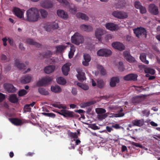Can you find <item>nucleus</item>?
Listing matches in <instances>:
<instances>
[{"label": "nucleus", "mask_w": 160, "mask_h": 160, "mask_svg": "<svg viewBox=\"0 0 160 160\" xmlns=\"http://www.w3.org/2000/svg\"><path fill=\"white\" fill-rule=\"evenodd\" d=\"M26 21L34 22L37 21L40 18V14L38 9L35 7L29 8L26 12Z\"/></svg>", "instance_id": "1"}, {"label": "nucleus", "mask_w": 160, "mask_h": 160, "mask_svg": "<svg viewBox=\"0 0 160 160\" xmlns=\"http://www.w3.org/2000/svg\"><path fill=\"white\" fill-rule=\"evenodd\" d=\"M134 32L136 36L139 38H144L147 37V32L146 29L142 27L137 28L136 29H133Z\"/></svg>", "instance_id": "2"}, {"label": "nucleus", "mask_w": 160, "mask_h": 160, "mask_svg": "<svg viewBox=\"0 0 160 160\" xmlns=\"http://www.w3.org/2000/svg\"><path fill=\"white\" fill-rule=\"evenodd\" d=\"M64 7L69 8V11L72 14H74L77 12V9L72 4L70 5L69 2L66 0H57Z\"/></svg>", "instance_id": "3"}, {"label": "nucleus", "mask_w": 160, "mask_h": 160, "mask_svg": "<svg viewBox=\"0 0 160 160\" xmlns=\"http://www.w3.org/2000/svg\"><path fill=\"white\" fill-rule=\"evenodd\" d=\"M71 41L72 43L79 45L83 41V38L78 32L75 33L71 37Z\"/></svg>", "instance_id": "4"}, {"label": "nucleus", "mask_w": 160, "mask_h": 160, "mask_svg": "<svg viewBox=\"0 0 160 160\" xmlns=\"http://www.w3.org/2000/svg\"><path fill=\"white\" fill-rule=\"evenodd\" d=\"M56 112L67 118H72L75 117V114L73 112L67 110L66 109H62L56 111Z\"/></svg>", "instance_id": "5"}, {"label": "nucleus", "mask_w": 160, "mask_h": 160, "mask_svg": "<svg viewBox=\"0 0 160 160\" xmlns=\"http://www.w3.org/2000/svg\"><path fill=\"white\" fill-rule=\"evenodd\" d=\"M112 15L114 17L119 19L126 18L128 17L126 12L118 11H114L112 13Z\"/></svg>", "instance_id": "6"}, {"label": "nucleus", "mask_w": 160, "mask_h": 160, "mask_svg": "<svg viewBox=\"0 0 160 160\" xmlns=\"http://www.w3.org/2000/svg\"><path fill=\"white\" fill-rule=\"evenodd\" d=\"M111 50L107 49L102 48L99 50L97 52V55L100 56L107 57L112 54Z\"/></svg>", "instance_id": "7"}, {"label": "nucleus", "mask_w": 160, "mask_h": 160, "mask_svg": "<svg viewBox=\"0 0 160 160\" xmlns=\"http://www.w3.org/2000/svg\"><path fill=\"white\" fill-rule=\"evenodd\" d=\"M52 80V79L51 78L48 76L45 77L38 82L37 83V85L38 87L42 86L48 83Z\"/></svg>", "instance_id": "8"}, {"label": "nucleus", "mask_w": 160, "mask_h": 160, "mask_svg": "<svg viewBox=\"0 0 160 160\" xmlns=\"http://www.w3.org/2000/svg\"><path fill=\"white\" fill-rule=\"evenodd\" d=\"M106 33V31L103 29L101 28L96 29L95 34L96 38L99 41L101 40L102 36Z\"/></svg>", "instance_id": "9"}, {"label": "nucleus", "mask_w": 160, "mask_h": 160, "mask_svg": "<svg viewBox=\"0 0 160 160\" xmlns=\"http://www.w3.org/2000/svg\"><path fill=\"white\" fill-rule=\"evenodd\" d=\"M148 11L151 14L156 15L158 14V8L154 4H150L148 6Z\"/></svg>", "instance_id": "10"}, {"label": "nucleus", "mask_w": 160, "mask_h": 160, "mask_svg": "<svg viewBox=\"0 0 160 160\" xmlns=\"http://www.w3.org/2000/svg\"><path fill=\"white\" fill-rule=\"evenodd\" d=\"M41 5L43 8L48 9L53 7V3L51 0H45L41 2Z\"/></svg>", "instance_id": "11"}, {"label": "nucleus", "mask_w": 160, "mask_h": 160, "mask_svg": "<svg viewBox=\"0 0 160 160\" xmlns=\"http://www.w3.org/2000/svg\"><path fill=\"white\" fill-rule=\"evenodd\" d=\"M112 47L120 51L124 49L125 46L122 43L118 42H114L112 44Z\"/></svg>", "instance_id": "12"}, {"label": "nucleus", "mask_w": 160, "mask_h": 160, "mask_svg": "<svg viewBox=\"0 0 160 160\" xmlns=\"http://www.w3.org/2000/svg\"><path fill=\"white\" fill-rule=\"evenodd\" d=\"M123 56L126 60L130 62H134L136 61L135 58L132 56L129 52L127 51L124 52Z\"/></svg>", "instance_id": "13"}, {"label": "nucleus", "mask_w": 160, "mask_h": 160, "mask_svg": "<svg viewBox=\"0 0 160 160\" xmlns=\"http://www.w3.org/2000/svg\"><path fill=\"white\" fill-rule=\"evenodd\" d=\"M3 86L4 88L9 92H14L16 91V88L12 84L6 83L4 84Z\"/></svg>", "instance_id": "14"}, {"label": "nucleus", "mask_w": 160, "mask_h": 160, "mask_svg": "<svg viewBox=\"0 0 160 160\" xmlns=\"http://www.w3.org/2000/svg\"><path fill=\"white\" fill-rule=\"evenodd\" d=\"M138 76L137 75L132 73H131L125 76L123 79L126 81H136L137 79Z\"/></svg>", "instance_id": "15"}, {"label": "nucleus", "mask_w": 160, "mask_h": 160, "mask_svg": "<svg viewBox=\"0 0 160 160\" xmlns=\"http://www.w3.org/2000/svg\"><path fill=\"white\" fill-rule=\"evenodd\" d=\"M106 28L111 31H115L118 29V25L113 23H108L106 24Z\"/></svg>", "instance_id": "16"}, {"label": "nucleus", "mask_w": 160, "mask_h": 160, "mask_svg": "<svg viewBox=\"0 0 160 160\" xmlns=\"http://www.w3.org/2000/svg\"><path fill=\"white\" fill-rule=\"evenodd\" d=\"M26 42L28 44L31 45H34L37 48H40L41 47L42 45L41 44L35 42L32 39L27 38L26 40Z\"/></svg>", "instance_id": "17"}, {"label": "nucleus", "mask_w": 160, "mask_h": 160, "mask_svg": "<svg viewBox=\"0 0 160 160\" xmlns=\"http://www.w3.org/2000/svg\"><path fill=\"white\" fill-rule=\"evenodd\" d=\"M132 124L133 126H137L138 127H141L144 124V121L143 119L138 120L136 119L132 121Z\"/></svg>", "instance_id": "18"}, {"label": "nucleus", "mask_w": 160, "mask_h": 160, "mask_svg": "<svg viewBox=\"0 0 160 160\" xmlns=\"http://www.w3.org/2000/svg\"><path fill=\"white\" fill-rule=\"evenodd\" d=\"M12 12L16 16L20 18H21L23 15V12L18 8H14L12 10Z\"/></svg>", "instance_id": "19"}, {"label": "nucleus", "mask_w": 160, "mask_h": 160, "mask_svg": "<svg viewBox=\"0 0 160 160\" xmlns=\"http://www.w3.org/2000/svg\"><path fill=\"white\" fill-rule=\"evenodd\" d=\"M9 120L12 123L16 126L21 125L22 123V121L17 118H9Z\"/></svg>", "instance_id": "20"}, {"label": "nucleus", "mask_w": 160, "mask_h": 160, "mask_svg": "<svg viewBox=\"0 0 160 160\" xmlns=\"http://www.w3.org/2000/svg\"><path fill=\"white\" fill-rule=\"evenodd\" d=\"M70 65L68 63L65 64L62 67V70L63 74L67 76L70 70Z\"/></svg>", "instance_id": "21"}, {"label": "nucleus", "mask_w": 160, "mask_h": 160, "mask_svg": "<svg viewBox=\"0 0 160 160\" xmlns=\"http://www.w3.org/2000/svg\"><path fill=\"white\" fill-rule=\"evenodd\" d=\"M57 13L58 16L64 19H66L68 18V15L67 12H65L63 10H58Z\"/></svg>", "instance_id": "22"}, {"label": "nucleus", "mask_w": 160, "mask_h": 160, "mask_svg": "<svg viewBox=\"0 0 160 160\" xmlns=\"http://www.w3.org/2000/svg\"><path fill=\"white\" fill-rule=\"evenodd\" d=\"M83 58L84 61L82 62V64L84 66H88L89 64L88 62L91 60L90 56L88 54H84Z\"/></svg>", "instance_id": "23"}, {"label": "nucleus", "mask_w": 160, "mask_h": 160, "mask_svg": "<svg viewBox=\"0 0 160 160\" xmlns=\"http://www.w3.org/2000/svg\"><path fill=\"white\" fill-rule=\"evenodd\" d=\"M80 28L82 30L87 32L91 31L93 30L92 27L89 25L82 24L80 26Z\"/></svg>", "instance_id": "24"}, {"label": "nucleus", "mask_w": 160, "mask_h": 160, "mask_svg": "<svg viewBox=\"0 0 160 160\" xmlns=\"http://www.w3.org/2000/svg\"><path fill=\"white\" fill-rule=\"evenodd\" d=\"M55 67L54 65H49L44 68L45 72L47 74L50 73L54 71Z\"/></svg>", "instance_id": "25"}, {"label": "nucleus", "mask_w": 160, "mask_h": 160, "mask_svg": "<svg viewBox=\"0 0 160 160\" xmlns=\"http://www.w3.org/2000/svg\"><path fill=\"white\" fill-rule=\"evenodd\" d=\"M119 82V78L117 77H114L111 78L110 82V85L112 87H115L117 83Z\"/></svg>", "instance_id": "26"}, {"label": "nucleus", "mask_w": 160, "mask_h": 160, "mask_svg": "<svg viewBox=\"0 0 160 160\" xmlns=\"http://www.w3.org/2000/svg\"><path fill=\"white\" fill-rule=\"evenodd\" d=\"M32 79V77L30 75H27L22 77L21 80V82L24 84L29 83L30 82Z\"/></svg>", "instance_id": "27"}, {"label": "nucleus", "mask_w": 160, "mask_h": 160, "mask_svg": "<svg viewBox=\"0 0 160 160\" xmlns=\"http://www.w3.org/2000/svg\"><path fill=\"white\" fill-rule=\"evenodd\" d=\"M15 65L16 67L20 70L25 68L26 67L23 63H20L19 60L18 59L15 60Z\"/></svg>", "instance_id": "28"}, {"label": "nucleus", "mask_w": 160, "mask_h": 160, "mask_svg": "<svg viewBox=\"0 0 160 160\" xmlns=\"http://www.w3.org/2000/svg\"><path fill=\"white\" fill-rule=\"evenodd\" d=\"M77 70L78 73L77 76V77L78 80L80 81L85 80L86 78L85 76V73L82 72L78 71V70Z\"/></svg>", "instance_id": "29"}, {"label": "nucleus", "mask_w": 160, "mask_h": 160, "mask_svg": "<svg viewBox=\"0 0 160 160\" xmlns=\"http://www.w3.org/2000/svg\"><path fill=\"white\" fill-rule=\"evenodd\" d=\"M76 16L78 18H81L86 21L88 20L89 19L88 17L86 14L82 13H78L76 14Z\"/></svg>", "instance_id": "30"}, {"label": "nucleus", "mask_w": 160, "mask_h": 160, "mask_svg": "<svg viewBox=\"0 0 160 160\" xmlns=\"http://www.w3.org/2000/svg\"><path fill=\"white\" fill-rule=\"evenodd\" d=\"M140 59L144 63L146 64L149 63V61L146 60V54L145 53H142L140 55Z\"/></svg>", "instance_id": "31"}, {"label": "nucleus", "mask_w": 160, "mask_h": 160, "mask_svg": "<svg viewBox=\"0 0 160 160\" xmlns=\"http://www.w3.org/2000/svg\"><path fill=\"white\" fill-rule=\"evenodd\" d=\"M67 46L64 45H61L57 46L56 47V51L57 52L62 53L66 49Z\"/></svg>", "instance_id": "32"}, {"label": "nucleus", "mask_w": 160, "mask_h": 160, "mask_svg": "<svg viewBox=\"0 0 160 160\" xmlns=\"http://www.w3.org/2000/svg\"><path fill=\"white\" fill-rule=\"evenodd\" d=\"M51 89L52 92L58 93L61 92L62 90L60 87L58 85L51 86Z\"/></svg>", "instance_id": "33"}, {"label": "nucleus", "mask_w": 160, "mask_h": 160, "mask_svg": "<svg viewBox=\"0 0 160 160\" xmlns=\"http://www.w3.org/2000/svg\"><path fill=\"white\" fill-rule=\"evenodd\" d=\"M50 22H47L43 24L42 27L47 32H49L52 29Z\"/></svg>", "instance_id": "34"}, {"label": "nucleus", "mask_w": 160, "mask_h": 160, "mask_svg": "<svg viewBox=\"0 0 160 160\" xmlns=\"http://www.w3.org/2000/svg\"><path fill=\"white\" fill-rule=\"evenodd\" d=\"M18 99L15 94H12L9 97V101L13 103H16L18 102Z\"/></svg>", "instance_id": "35"}, {"label": "nucleus", "mask_w": 160, "mask_h": 160, "mask_svg": "<svg viewBox=\"0 0 160 160\" xmlns=\"http://www.w3.org/2000/svg\"><path fill=\"white\" fill-rule=\"evenodd\" d=\"M57 83L60 84L64 85L66 83V80L63 78L59 77L56 79Z\"/></svg>", "instance_id": "36"}, {"label": "nucleus", "mask_w": 160, "mask_h": 160, "mask_svg": "<svg viewBox=\"0 0 160 160\" xmlns=\"http://www.w3.org/2000/svg\"><path fill=\"white\" fill-rule=\"evenodd\" d=\"M38 91L42 95H47L49 94L48 92L43 88H39L38 89Z\"/></svg>", "instance_id": "37"}, {"label": "nucleus", "mask_w": 160, "mask_h": 160, "mask_svg": "<svg viewBox=\"0 0 160 160\" xmlns=\"http://www.w3.org/2000/svg\"><path fill=\"white\" fill-rule=\"evenodd\" d=\"M125 3L123 2H118L115 5V7L116 8L119 9L123 8L125 6Z\"/></svg>", "instance_id": "38"}, {"label": "nucleus", "mask_w": 160, "mask_h": 160, "mask_svg": "<svg viewBox=\"0 0 160 160\" xmlns=\"http://www.w3.org/2000/svg\"><path fill=\"white\" fill-rule=\"evenodd\" d=\"M75 50V47L73 46H71L68 54V57L69 58L71 59L73 57Z\"/></svg>", "instance_id": "39"}, {"label": "nucleus", "mask_w": 160, "mask_h": 160, "mask_svg": "<svg viewBox=\"0 0 160 160\" xmlns=\"http://www.w3.org/2000/svg\"><path fill=\"white\" fill-rule=\"evenodd\" d=\"M144 72L146 73H150L152 75L154 74L155 73V71L154 69L149 68H145Z\"/></svg>", "instance_id": "40"}, {"label": "nucleus", "mask_w": 160, "mask_h": 160, "mask_svg": "<svg viewBox=\"0 0 160 160\" xmlns=\"http://www.w3.org/2000/svg\"><path fill=\"white\" fill-rule=\"evenodd\" d=\"M77 85L84 90H87L89 88V87L87 85L78 82L77 83Z\"/></svg>", "instance_id": "41"}, {"label": "nucleus", "mask_w": 160, "mask_h": 160, "mask_svg": "<svg viewBox=\"0 0 160 160\" xmlns=\"http://www.w3.org/2000/svg\"><path fill=\"white\" fill-rule=\"evenodd\" d=\"M98 69L100 71V73L102 75H105L106 74V70L102 66L98 65Z\"/></svg>", "instance_id": "42"}, {"label": "nucleus", "mask_w": 160, "mask_h": 160, "mask_svg": "<svg viewBox=\"0 0 160 160\" xmlns=\"http://www.w3.org/2000/svg\"><path fill=\"white\" fill-rule=\"evenodd\" d=\"M41 16L43 18H46L48 15V12L44 9H41L39 10Z\"/></svg>", "instance_id": "43"}, {"label": "nucleus", "mask_w": 160, "mask_h": 160, "mask_svg": "<svg viewBox=\"0 0 160 160\" xmlns=\"http://www.w3.org/2000/svg\"><path fill=\"white\" fill-rule=\"evenodd\" d=\"M97 87L100 88H103L104 86V83L103 81L101 79H98L97 80Z\"/></svg>", "instance_id": "44"}, {"label": "nucleus", "mask_w": 160, "mask_h": 160, "mask_svg": "<svg viewBox=\"0 0 160 160\" xmlns=\"http://www.w3.org/2000/svg\"><path fill=\"white\" fill-rule=\"evenodd\" d=\"M68 135L71 138H74V141H75V139H77L78 138L77 133L76 132H71L68 133Z\"/></svg>", "instance_id": "45"}, {"label": "nucleus", "mask_w": 160, "mask_h": 160, "mask_svg": "<svg viewBox=\"0 0 160 160\" xmlns=\"http://www.w3.org/2000/svg\"><path fill=\"white\" fill-rule=\"evenodd\" d=\"M52 53L50 51H47L45 53L43 54L42 56L43 58H48L51 57Z\"/></svg>", "instance_id": "46"}, {"label": "nucleus", "mask_w": 160, "mask_h": 160, "mask_svg": "<svg viewBox=\"0 0 160 160\" xmlns=\"http://www.w3.org/2000/svg\"><path fill=\"white\" fill-rule=\"evenodd\" d=\"M96 102L95 101H90L89 102L83 103L82 104V105H83L84 107H86L87 106H89L93 104Z\"/></svg>", "instance_id": "47"}, {"label": "nucleus", "mask_w": 160, "mask_h": 160, "mask_svg": "<svg viewBox=\"0 0 160 160\" xmlns=\"http://www.w3.org/2000/svg\"><path fill=\"white\" fill-rule=\"evenodd\" d=\"M27 92L25 89H22L19 90L18 92V95L19 96L22 97L26 95Z\"/></svg>", "instance_id": "48"}, {"label": "nucleus", "mask_w": 160, "mask_h": 160, "mask_svg": "<svg viewBox=\"0 0 160 160\" xmlns=\"http://www.w3.org/2000/svg\"><path fill=\"white\" fill-rule=\"evenodd\" d=\"M96 112L98 114H103L106 112V110L102 108H98L96 110Z\"/></svg>", "instance_id": "49"}, {"label": "nucleus", "mask_w": 160, "mask_h": 160, "mask_svg": "<svg viewBox=\"0 0 160 160\" xmlns=\"http://www.w3.org/2000/svg\"><path fill=\"white\" fill-rule=\"evenodd\" d=\"M53 106L55 108H58L59 109H67V107L65 106H63L62 104H55Z\"/></svg>", "instance_id": "50"}, {"label": "nucleus", "mask_w": 160, "mask_h": 160, "mask_svg": "<svg viewBox=\"0 0 160 160\" xmlns=\"http://www.w3.org/2000/svg\"><path fill=\"white\" fill-rule=\"evenodd\" d=\"M31 108L29 106V105L27 104L25 105L24 108V113H26L27 112H30L31 111Z\"/></svg>", "instance_id": "51"}, {"label": "nucleus", "mask_w": 160, "mask_h": 160, "mask_svg": "<svg viewBox=\"0 0 160 160\" xmlns=\"http://www.w3.org/2000/svg\"><path fill=\"white\" fill-rule=\"evenodd\" d=\"M139 97H135L132 98V102L133 103H138L139 102Z\"/></svg>", "instance_id": "52"}, {"label": "nucleus", "mask_w": 160, "mask_h": 160, "mask_svg": "<svg viewBox=\"0 0 160 160\" xmlns=\"http://www.w3.org/2000/svg\"><path fill=\"white\" fill-rule=\"evenodd\" d=\"M51 22L52 28V29H57L58 27V23L56 22Z\"/></svg>", "instance_id": "53"}, {"label": "nucleus", "mask_w": 160, "mask_h": 160, "mask_svg": "<svg viewBox=\"0 0 160 160\" xmlns=\"http://www.w3.org/2000/svg\"><path fill=\"white\" fill-rule=\"evenodd\" d=\"M134 6L138 9H139L142 6L141 3L139 1H136L135 2Z\"/></svg>", "instance_id": "54"}, {"label": "nucleus", "mask_w": 160, "mask_h": 160, "mask_svg": "<svg viewBox=\"0 0 160 160\" xmlns=\"http://www.w3.org/2000/svg\"><path fill=\"white\" fill-rule=\"evenodd\" d=\"M1 59L3 62H7L9 61V59L7 58V56L4 54L2 55L1 56Z\"/></svg>", "instance_id": "55"}, {"label": "nucleus", "mask_w": 160, "mask_h": 160, "mask_svg": "<svg viewBox=\"0 0 160 160\" xmlns=\"http://www.w3.org/2000/svg\"><path fill=\"white\" fill-rule=\"evenodd\" d=\"M142 114L145 116L148 117L150 114V111L148 110H144L142 111Z\"/></svg>", "instance_id": "56"}, {"label": "nucleus", "mask_w": 160, "mask_h": 160, "mask_svg": "<svg viewBox=\"0 0 160 160\" xmlns=\"http://www.w3.org/2000/svg\"><path fill=\"white\" fill-rule=\"evenodd\" d=\"M140 12L142 14H145L147 12L146 9L145 7L142 6L139 9Z\"/></svg>", "instance_id": "57"}, {"label": "nucleus", "mask_w": 160, "mask_h": 160, "mask_svg": "<svg viewBox=\"0 0 160 160\" xmlns=\"http://www.w3.org/2000/svg\"><path fill=\"white\" fill-rule=\"evenodd\" d=\"M112 127L114 128L115 129H123V128L121 126H119V124H116L114 125H113Z\"/></svg>", "instance_id": "58"}, {"label": "nucleus", "mask_w": 160, "mask_h": 160, "mask_svg": "<svg viewBox=\"0 0 160 160\" xmlns=\"http://www.w3.org/2000/svg\"><path fill=\"white\" fill-rule=\"evenodd\" d=\"M107 117V115L106 114H103L99 115L98 116V118L100 120H102L105 119Z\"/></svg>", "instance_id": "59"}, {"label": "nucleus", "mask_w": 160, "mask_h": 160, "mask_svg": "<svg viewBox=\"0 0 160 160\" xmlns=\"http://www.w3.org/2000/svg\"><path fill=\"white\" fill-rule=\"evenodd\" d=\"M122 111L123 110L122 108L120 109V110H119V113L116 114V117H123L124 115V113H121V112H122Z\"/></svg>", "instance_id": "60"}, {"label": "nucleus", "mask_w": 160, "mask_h": 160, "mask_svg": "<svg viewBox=\"0 0 160 160\" xmlns=\"http://www.w3.org/2000/svg\"><path fill=\"white\" fill-rule=\"evenodd\" d=\"M91 128L93 130H98L99 129L98 126H96L95 124H92Z\"/></svg>", "instance_id": "61"}, {"label": "nucleus", "mask_w": 160, "mask_h": 160, "mask_svg": "<svg viewBox=\"0 0 160 160\" xmlns=\"http://www.w3.org/2000/svg\"><path fill=\"white\" fill-rule=\"evenodd\" d=\"M132 145L133 146H136L137 147H139L140 148H142V146L141 145L135 142H132Z\"/></svg>", "instance_id": "62"}, {"label": "nucleus", "mask_w": 160, "mask_h": 160, "mask_svg": "<svg viewBox=\"0 0 160 160\" xmlns=\"http://www.w3.org/2000/svg\"><path fill=\"white\" fill-rule=\"evenodd\" d=\"M112 38V35L110 34H107L106 35L105 37V39L107 40H109L111 39Z\"/></svg>", "instance_id": "63"}, {"label": "nucleus", "mask_w": 160, "mask_h": 160, "mask_svg": "<svg viewBox=\"0 0 160 160\" xmlns=\"http://www.w3.org/2000/svg\"><path fill=\"white\" fill-rule=\"evenodd\" d=\"M5 98V96L4 94L0 93V102L2 101Z\"/></svg>", "instance_id": "64"}]
</instances>
